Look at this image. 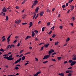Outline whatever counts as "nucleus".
<instances>
[{
	"label": "nucleus",
	"mask_w": 76,
	"mask_h": 76,
	"mask_svg": "<svg viewBox=\"0 0 76 76\" xmlns=\"http://www.w3.org/2000/svg\"><path fill=\"white\" fill-rule=\"evenodd\" d=\"M9 57L8 56H5L4 57V58H5L6 59H7L8 60L11 61L13 60H14V58H12V55H11L10 56H9Z\"/></svg>",
	"instance_id": "f257e3e1"
},
{
	"label": "nucleus",
	"mask_w": 76,
	"mask_h": 76,
	"mask_svg": "<svg viewBox=\"0 0 76 76\" xmlns=\"http://www.w3.org/2000/svg\"><path fill=\"white\" fill-rule=\"evenodd\" d=\"M69 63H72L70 64L71 66H73V65L76 64V62L75 61H73L72 60H69Z\"/></svg>",
	"instance_id": "f03ea898"
},
{
	"label": "nucleus",
	"mask_w": 76,
	"mask_h": 76,
	"mask_svg": "<svg viewBox=\"0 0 76 76\" xmlns=\"http://www.w3.org/2000/svg\"><path fill=\"white\" fill-rule=\"evenodd\" d=\"M53 53H54V50L52 49L50 50L48 53V56H50V55H51Z\"/></svg>",
	"instance_id": "7ed1b4c3"
},
{
	"label": "nucleus",
	"mask_w": 76,
	"mask_h": 76,
	"mask_svg": "<svg viewBox=\"0 0 76 76\" xmlns=\"http://www.w3.org/2000/svg\"><path fill=\"white\" fill-rule=\"evenodd\" d=\"M37 3H38V1L35 0L34 2V3L32 5L31 8H33L34 7V6H35V5H37Z\"/></svg>",
	"instance_id": "20e7f679"
},
{
	"label": "nucleus",
	"mask_w": 76,
	"mask_h": 76,
	"mask_svg": "<svg viewBox=\"0 0 76 76\" xmlns=\"http://www.w3.org/2000/svg\"><path fill=\"white\" fill-rule=\"evenodd\" d=\"M21 59H22L21 58H20L18 60L15 61V63L13 64V65H14V64H16V63H19V62H20Z\"/></svg>",
	"instance_id": "39448f33"
},
{
	"label": "nucleus",
	"mask_w": 76,
	"mask_h": 76,
	"mask_svg": "<svg viewBox=\"0 0 76 76\" xmlns=\"http://www.w3.org/2000/svg\"><path fill=\"white\" fill-rule=\"evenodd\" d=\"M50 57V55H46L43 58V60H46V59H47V58H48Z\"/></svg>",
	"instance_id": "423d86ee"
},
{
	"label": "nucleus",
	"mask_w": 76,
	"mask_h": 76,
	"mask_svg": "<svg viewBox=\"0 0 76 76\" xmlns=\"http://www.w3.org/2000/svg\"><path fill=\"white\" fill-rule=\"evenodd\" d=\"M20 22H21V20L20 19L18 20L17 21H15V23H17V24H19Z\"/></svg>",
	"instance_id": "0eeeda50"
},
{
	"label": "nucleus",
	"mask_w": 76,
	"mask_h": 76,
	"mask_svg": "<svg viewBox=\"0 0 76 76\" xmlns=\"http://www.w3.org/2000/svg\"><path fill=\"white\" fill-rule=\"evenodd\" d=\"M2 11V12H7V9L5 7H4Z\"/></svg>",
	"instance_id": "6e6552de"
},
{
	"label": "nucleus",
	"mask_w": 76,
	"mask_h": 76,
	"mask_svg": "<svg viewBox=\"0 0 76 76\" xmlns=\"http://www.w3.org/2000/svg\"><path fill=\"white\" fill-rule=\"evenodd\" d=\"M73 57L72 58V60H76V56L73 55Z\"/></svg>",
	"instance_id": "1a4fd4ad"
},
{
	"label": "nucleus",
	"mask_w": 76,
	"mask_h": 76,
	"mask_svg": "<svg viewBox=\"0 0 76 76\" xmlns=\"http://www.w3.org/2000/svg\"><path fill=\"white\" fill-rule=\"evenodd\" d=\"M49 45H50V44L47 43L44 45V47L46 48H47V47H48L49 46Z\"/></svg>",
	"instance_id": "9d476101"
},
{
	"label": "nucleus",
	"mask_w": 76,
	"mask_h": 76,
	"mask_svg": "<svg viewBox=\"0 0 76 76\" xmlns=\"http://www.w3.org/2000/svg\"><path fill=\"white\" fill-rule=\"evenodd\" d=\"M1 15L2 16H5V15H6V14H5L4 13H3V12H1Z\"/></svg>",
	"instance_id": "9b49d317"
},
{
	"label": "nucleus",
	"mask_w": 76,
	"mask_h": 76,
	"mask_svg": "<svg viewBox=\"0 0 76 76\" xmlns=\"http://www.w3.org/2000/svg\"><path fill=\"white\" fill-rule=\"evenodd\" d=\"M39 15L40 16H42L43 15H44V12H40Z\"/></svg>",
	"instance_id": "f8f14e48"
},
{
	"label": "nucleus",
	"mask_w": 76,
	"mask_h": 76,
	"mask_svg": "<svg viewBox=\"0 0 76 76\" xmlns=\"http://www.w3.org/2000/svg\"><path fill=\"white\" fill-rule=\"evenodd\" d=\"M31 38V36H27L25 40H26V39H28V38Z\"/></svg>",
	"instance_id": "ddd939ff"
},
{
	"label": "nucleus",
	"mask_w": 76,
	"mask_h": 76,
	"mask_svg": "<svg viewBox=\"0 0 76 76\" xmlns=\"http://www.w3.org/2000/svg\"><path fill=\"white\" fill-rule=\"evenodd\" d=\"M38 7H37V9H36L35 13H38Z\"/></svg>",
	"instance_id": "4468645a"
},
{
	"label": "nucleus",
	"mask_w": 76,
	"mask_h": 76,
	"mask_svg": "<svg viewBox=\"0 0 76 76\" xmlns=\"http://www.w3.org/2000/svg\"><path fill=\"white\" fill-rule=\"evenodd\" d=\"M58 75H59V76H64V73H61V74H58Z\"/></svg>",
	"instance_id": "2eb2a0df"
},
{
	"label": "nucleus",
	"mask_w": 76,
	"mask_h": 76,
	"mask_svg": "<svg viewBox=\"0 0 76 76\" xmlns=\"http://www.w3.org/2000/svg\"><path fill=\"white\" fill-rule=\"evenodd\" d=\"M9 19V17L7 15L6 17V20L7 21Z\"/></svg>",
	"instance_id": "dca6fc26"
},
{
	"label": "nucleus",
	"mask_w": 76,
	"mask_h": 76,
	"mask_svg": "<svg viewBox=\"0 0 76 76\" xmlns=\"http://www.w3.org/2000/svg\"><path fill=\"white\" fill-rule=\"evenodd\" d=\"M71 10H73V9H74V6H71Z\"/></svg>",
	"instance_id": "f3484780"
},
{
	"label": "nucleus",
	"mask_w": 76,
	"mask_h": 76,
	"mask_svg": "<svg viewBox=\"0 0 76 76\" xmlns=\"http://www.w3.org/2000/svg\"><path fill=\"white\" fill-rule=\"evenodd\" d=\"M34 15L33 16V19H34L35 16H36V14L35 12H34Z\"/></svg>",
	"instance_id": "a211bd4d"
},
{
	"label": "nucleus",
	"mask_w": 76,
	"mask_h": 76,
	"mask_svg": "<svg viewBox=\"0 0 76 76\" xmlns=\"http://www.w3.org/2000/svg\"><path fill=\"white\" fill-rule=\"evenodd\" d=\"M33 75L34 76H38V72L36 74L34 75Z\"/></svg>",
	"instance_id": "6ab92c4d"
},
{
	"label": "nucleus",
	"mask_w": 76,
	"mask_h": 76,
	"mask_svg": "<svg viewBox=\"0 0 76 76\" xmlns=\"http://www.w3.org/2000/svg\"><path fill=\"white\" fill-rule=\"evenodd\" d=\"M51 23L50 22H48L47 23V26H50V24Z\"/></svg>",
	"instance_id": "aec40b11"
},
{
	"label": "nucleus",
	"mask_w": 76,
	"mask_h": 76,
	"mask_svg": "<svg viewBox=\"0 0 76 76\" xmlns=\"http://www.w3.org/2000/svg\"><path fill=\"white\" fill-rule=\"evenodd\" d=\"M58 60H60L61 59V57H58Z\"/></svg>",
	"instance_id": "412c9836"
},
{
	"label": "nucleus",
	"mask_w": 76,
	"mask_h": 76,
	"mask_svg": "<svg viewBox=\"0 0 76 76\" xmlns=\"http://www.w3.org/2000/svg\"><path fill=\"white\" fill-rule=\"evenodd\" d=\"M58 42H56L55 44V45H58Z\"/></svg>",
	"instance_id": "4be33fe9"
},
{
	"label": "nucleus",
	"mask_w": 76,
	"mask_h": 76,
	"mask_svg": "<svg viewBox=\"0 0 76 76\" xmlns=\"http://www.w3.org/2000/svg\"><path fill=\"white\" fill-rule=\"evenodd\" d=\"M25 56H23L22 58V60H25Z\"/></svg>",
	"instance_id": "5701e85b"
},
{
	"label": "nucleus",
	"mask_w": 76,
	"mask_h": 76,
	"mask_svg": "<svg viewBox=\"0 0 76 76\" xmlns=\"http://www.w3.org/2000/svg\"><path fill=\"white\" fill-rule=\"evenodd\" d=\"M56 36V35L55 34H53V35L52 36V38H55Z\"/></svg>",
	"instance_id": "b1692460"
},
{
	"label": "nucleus",
	"mask_w": 76,
	"mask_h": 76,
	"mask_svg": "<svg viewBox=\"0 0 76 76\" xmlns=\"http://www.w3.org/2000/svg\"><path fill=\"white\" fill-rule=\"evenodd\" d=\"M25 16H27V15H23V19H25V18H26V17Z\"/></svg>",
	"instance_id": "393cba45"
},
{
	"label": "nucleus",
	"mask_w": 76,
	"mask_h": 76,
	"mask_svg": "<svg viewBox=\"0 0 76 76\" xmlns=\"http://www.w3.org/2000/svg\"><path fill=\"white\" fill-rule=\"evenodd\" d=\"M43 49H44V46L41 47L40 51H42V50Z\"/></svg>",
	"instance_id": "a878e982"
},
{
	"label": "nucleus",
	"mask_w": 76,
	"mask_h": 76,
	"mask_svg": "<svg viewBox=\"0 0 76 76\" xmlns=\"http://www.w3.org/2000/svg\"><path fill=\"white\" fill-rule=\"evenodd\" d=\"M19 67H18V66H16V67H15V69H16V70H18V69H19Z\"/></svg>",
	"instance_id": "bb28decb"
},
{
	"label": "nucleus",
	"mask_w": 76,
	"mask_h": 76,
	"mask_svg": "<svg viewBox=\"0 0 76 76\" xmlns=\"http://www.w3.org/2000/svg\"><path fill=\"white\" fill-rule=\"evenodd\" d=\"M74 0H70L68 2V3H71L72 1H73Z\"/></svg>",
	"instance_id": "cd10ccee"
},
{
	"label": "nucleus",
	"mask_w": 76,
	"mask_h": 76,
	"mask_svg": "<svg viewBox=\"0 0 76 76\" xmlns=\"http://www.w3.org/2000/svg\"><path fill=\"white\" fill-rule=\"evenodd\" d=\"M47 63H48V61H45L44 62H43V63H44V64H45Z\"/></svg>",
	"instance_id": "c85d7f7f"
},
{
	"label": "nucleus",
	"mask_w": 76,
	"mask_h": 76,
	"mask_svg": "<svg viewBox=\"0 0 76 76\" xmlns=\"http://www.w3.org/2000/svg\"><path fill=\"white\" fill-rule=\"evenodd\" d=\"M45 27H43L42 28V31H44V29H45Z\"/></svg>",
	"instance_id": "c756f323"
},
{
	"label": "nucleus",
	"mask_w": 76,
	"mask_h": 76,
	"mask_svg": "<svg viewBox=\"0 0 76 76\" xmlns=\"http://www.w3.org/2000/svg\"><path fill=\"white\" fill-rule=\"evenodd\" d=\"M70 40V38H68L66 39V42L69 41Z\"/></svg>",
	"instance_id": "7c9ffc66"
},
{
	"label": "nucleus",
	"mask_w": 76,
	"mask_h": 76,
	"mask_svg": "<svg viewBox=\"0 0 76 76\" xmlns=\"http://www.w3.org/2000/svg\"><path fill=\"white\" fill-rule=\"evenodd\" d=\"M65 7H66V5L65 4H64L63 5H62V8H64Z\"/></svg>",
	"instance_id": "2f4dec72"
},
{
	"label": "nucleus",
	"mask_w": 76,
	"mask_h": 76,
	"mask_svg": "<svg viewBox=\"0 0 76 76\" xmlns=\"http://www.w3.org/2000/svg\"><path fill=\"white\" fill-rule=\"evenodd\" d=\"M34 32L36 33V34H37L38 32V31H37L36 30H34Z\"/></svg>",
	"instance_id": "473e14b6"
},
{
	"label": "nucleus",
	"mask_w": 76,
	"mask_h": 76,
	"mask_svg": "<svg viewBox=\"0 0 76 76\" xmlns=\"http://www.w3.org/2000/svg\"><path fill=\"white\" fill-rule=\"evenodd\" d=\"M28 48L30 50H32V47L31 46H29L28 47Z\"/></svg>",
	"instance_id": "72a5a7b5"
},
{
	"label": "nucleus",
	"mask_w": 76,
	"mask_h": 76,
	"mask_svg": "<svg viewBox=\"0 0 76 76\" xmlns=\"http://www.w3.org/2000/svg\"><path fill=\"white\" fill-rule=\"evenodd\" d=\"M69 72H70V71H69V70H67L66 71V73H69Z\"/></svg>",
	"instance_id": "f704fd0d"
},
{
	"label": "nucleus",
	"mask_w": 76,
	"mask_h": 76,
	"mask_svg": "<svg viewBox=\"0 0 76 76\" xmlns=\"http://www.w3.org/2000/svg\"><path fill=\"white\" fill-rule=\"evenodd\" d=\"M51 61H56V60L55 59H52L51 60Z\"/></svg>",
	"instance_id": "c9c22d12"
},
{
	"label": "nucleus",
	"mask_w": 76,
	"mask_h": 76,
	"mask_svg": "<svg viewBox=\"0 0 76 76\" xmlns=\"http://www.w3.org/2000/svg\"><path fill=\"white\" fill-rule=\"evenodd\" d=\"M9 47H10V45H9L7 46L6 48L7 50H8V48H9Z\"/></svg>",
	"instance_id": "e433bc0d"
},
{
	"label": "nucleus",
	"mask_w": 76,
	"mask_h": 76,
	"mask_svg": "<svg viewBox=\"0 0 76 76\" xmlns=\"http://www.w3.org/2000/svg\"><path fill=\"white\" fill-rule=\"evenodd\" d=\"M29 25L30 26H32V22H31L29 23Z\"/></svg>",
	"instance_id": "4c0bfd02"
},
{
	"label": "nucleus",
	"mask_w": 76,
	"mask_h": 76,
	"mask_svg": "<svg viewBox=\"0 0 76 76\" xmlns=\"http://www.w3.org/2000/svg\"><path fill=\"white\" fill-rule=\"evenodd\" d=\"M23 54H21L20 55V56H19V57H22V56H23Z\"/></svg>",
	"instance_id": "58836bf2"
},
{
	"label": "nucleus",
	"mask_w": 76,
	"mask_h": 76,
	"mask_svg": "<svg viewBox=\"0 0 76 76\" xmlns=\"http://www.w3.org/2000/svg\"><path fill=\"white\" fill-rule=\"evenodd\" d=\"M15 8L16 9H19V7L18 6H16L15 7Z\"/></svg>",
	"instance_id": "ea45409f"
},
{
	"label": "nucleus",
	"mask_w": 76,
	"mask_h": 76,
	"mask_svg": "<svg viewBox=\"0 0 76 76\" xmlns=\"http://www.w3.org/2000/svg\"><path fill=\"white\" fill-rule=\"evenodd\" d=\"M38 59H37V58H35V61H38Z\"/></svg>",
	"instance_id": "a19ab883"
},
{
	"label": "nucleus",
	"mask_w": 76,
	"mask_h": 76,
	"mask_svg": "<svg viewBox=\"0 0 76 76\" xmlns=\"http://www.w3.org/2000/svg\"><path fill=\"white\" fill-rule=\"evenodd\" d=\"M25 1H26V0H24L22 2V4H23L24 3H25Z\"/></svg>",
	"instance_id": "79ce46f5"
},
{
	"label": "nucleus",
	"mask_w": 76,
	"mask_h": 76,
	"mask_svg": "<svg viewBox=\"0 0 76 76\" xmlns=\"http://www.w3.org/2000/svg\"><path fill=\"white\" fill-rule=\"evenodd\" d=\"M27 24V23H22V25H26Z\"/></svg>",
	"instance_id": "37998d69"
},
{
	"label": "nucleus",
	"mask_w": 76,
	"mask_h": 76,
	"mask_svg": "<svg viewBox=\"0 0 76 76\" xmlns=\"http://www.w3.org/2000/svg\"><path fill=\"white\" fill-rule=\"evenodd\" d=\"M12 35V34H11L7 38V39H9L10 38V37H11V36Z\"/></svg>",
	"instance_id": "c03bdc74"
},
{
	"label": "nucleus",
	"mask_w": 76,
	"mask_h": 76,
	"mask_svg": "<svg viewBox=\"0 0 76 76\" xmlns=\"http://www.w3.org/2000/svg\"><path fill=\"white\" fill-rule=\"evenodd\" d=\"M68 76H72V74H71V73H69Z\"/></svg>",
	"instance_id": "a18cd8bd"
},
{
	"label": "nucleus",
	"mask_w": 76,
	"mask_h": 76,
	"mask_svg": "<svg viewBox=\"0 0 76 76\" xmlns=\"http://www.w3.org/2000/svg\"><path fill=\"white\" fill-rule=\"evenodd\" d=\"M0 51H3V52H4V50L2 48H1L0 49Z\"/></svg>",
	"instance_id": "49530a36"
},
{
	"label": "nucleus",
	"mask_w": 76,
	"mask_h": 76,
	"mask_svg": "<svg viewBox=\"0 0 76 76\" xmlns=\"http://www.w3.org/2000/svg\"><path fill=\"white\" fill-rule=\"evenodd\" d=\"M38 14H37V16L35 18V19H37V18H38Z\"/></svg>",
	"instance_id": "de8ad7c7"
},
{
	"label": "nucleus",
	"mask_w": 76,
	"mask_h": 76,
	"mask_svg": "<svg viewBox=\"0 0 76 76\" xmlns=\"http://www.w3.org/2000/svg\"><path fill=\"white\" fill-rule=\"evenodd\" d=\"M56 54V53L55 52V53H53L52 54V56H53V55H54V54Z\"/></svg>",
	"instance_id": "09e8293b"
},
{
	"label": "nucleus",
	"mask_w": 76,
	"mask_h": 76,
	"mask_svg": "<svg viewBox=\"0 0 76 76\" xmlns=\"http://www.w3.org/2000/svg\"><path fill=\"white\" fill-rule=\"evenodd\" d=\"M72 69V67H70L69 68H68V70H69L70 69Z\"/></svg>",
	"instance_id": "8fccbe9b"
},
{
	"label": "nucleus",
	"mask_w": 76,
	"mask_h": 76,
	"mask_svg": "<svg viewBox=\"0 0 76 76\" xmlns=\"http://www.w3.org/2000/svg\"><path fill=\"white\" fill-rule=\"evenodd\" d=\"M23 52V50H21L20 51V54H21Z\"/></svg>",
	"instance_id": "3c124183"
},
{
	"label": "nucleus",
	"mask_w": 76,
	"mask_h": 76,
	"mask_svg": "<svg viewBox=\"0 0 76 76\" xmlns=\"http://www.w3.org/2000/svg\"><path fill=\"white\" fill-rule=\"evenodd\" d=\"M29 64V63L28 62H27L25 64V66H26L27 64Z\"/></svg>",
	"instance_id": "603ef678"
},
{
	"label": "nucleus",
	"mask_w": 76,
	"mask_h": 76,
	"mask_svg": "<svg viewBox=\"0 0 76 76\" xmlns=\"http://www.w3.org/2000/svg\"><path fill=\"white\" fill-rule=\"evenodd\" d=\"M64 64H66V63H67V61H64Z\"/></svg>",
	"instance_id": "864d4df0"
},
{
	"label": "nucleus",
	"mask_w": 76,
	"mask_h": 76,
	"mask_svg": "<svg viewBox=\"0 0 76 76\" xmlns=\"http://www.w3.org/2000/svg\"><path fill=\"white\" fill-rule=\"evenodd\" d=\"M51 33H52V31H51L49 32L48 34H49L50 35V34H51Z\"/></svg>",
	"instance_id": "5fc2aeb1"
},
{
	"label": "nucleus",
	"mask_w": 76,
	"mask_h": 76,
	"mask_svg": "<svg viewBox=\"0 0 76 76\" xmlns=\"http://www.w3.org/2000/svg\"><path fill=\"white\" fill-rule=\"evenodd\" d=\"M7 42H9V41H10V39H7Z\"/></svg>",
	"instance_id": "6e6d98bb"
},
{
	"label": "nucleus",
	"mask_w": 76,
	"mask_h": 76,
	"mask_svg": "<svg viewBox=\"0 0 76 76\" xmlns=\"http://www.w3.org/2000/svg\"><path fill=\"white\" fill-rule=\"evenodd\" d=\"M44 44V43H40L39 45H42V44Z\"/></svg>",
	"instance_id": "4d7b16f0"
},
{
	"label": "nucleus",
	"mask_w": 76,
	"mask_h": 76,
	"mask_svg": "<svg viewBox=\"0 0 76 76\" xmlns=\"http://www.w3.org/2000/svg\"><path fill=\"white\" fill-rule=\"evenodd\" d=\"M6 40V38H4L2 40V41H4Z\"/></svg>",
	"instance_id": "13d9d810"
},
{
	"label": "nucleus",
	"mask_w": 76,
	"mask_h": 76,
	"mask_svg": "<svg viewBox=\"0 0 76 76\" xmlns=\"http://www.w3.org/2000/svg\"><path fill=\"white\" fill-rule=\"evenodd\" d=\"M60 29H62L63 28V26H61L59 27Z\"/></svg>",
	"instance_id": "bf43d9fd"
},
{
	"label": "nucleus",
	"mask_w": 76,
	"mask_h": 76,
	"mask_svg": "<svg viewBox=\"0 0 76 76\" xmlns=\"http://www.w3.org/2000/svg\"><path fill=\"white\" fill-rule=\"evenodd\" d=\"M54 28H55V27L53 26V27L51 28V29H53V30H54Z\"/></svg>",
	"instance_id": "052dcab7"
},
{
	"label": "nucleus",
	"mask_w": 76,
	"mask_h": 76,
	"mask_svg": "<svg viewBox=\"0 0 76 76\" xmlns=\"http://www.w3.org/2000/svg\"><path fill=\"white\" fill-rule=\"evenodd\" d=\"M69 72H70V73H73V71L72 70H70V71H69Z\"/></svg>",
	"instance_id": "680f3d73"
},
{
	"label": "nucleus",
	"mask_w": 76,
	"mask_h": 76,
	"mask_svg": "<svg viewBox=\"0 0 76 76\" xmlns=\"http://www.w3.org/2000/svg\"><path fill=\"white\" fill-rule=\"evenodd\" d=\"M18 38H19V37L18 36H16L15 37V38H17L18 39Z\"/></svg>",
	"instance_id": "e2e57ef3"
},
{
	"label": "nucleus",
	"mask_w": 76,
	"mask_h": 76,
	"mask_svg": "<svg viewBox=\"0 0 76 76\" xmlns=\"http://www.w3.org/2000/svg\"><path fill=\"white\" fill-rule=\"evenodd\" d=\"M20 46V43H18V45H17V46Z\"/></svg>",
	"instance_id": "0e129e2a"
},
{
	"label": "nucleus",
	"mask_w": 76,
	"mask_h": 76,
	"mask_svg": "<svg viewBox=\"0 0 76 76\" xmlns=\"http://www.w3.org/2000/svg\"><path fill=\"white\" fill-rule=\"evenodd\" d=\"M35 34L34 33V34H32V37H34V36H35Z\"/></svg>",
	"instance_id": "69168bd1"
},
{
	"label": "nucleus",
	"mask_w": 76,
	"mask_h": 76,
	"mask_svg": "<svg viewBox=\"0 0 76 76\" xmlns=\"http://www.w3.org/2000/svg\"><path fill=\"white\" fill-rule=\"evenodd\" d=\"M56 9H55V8H54L52 9V11L53 12H54V10Z\"/></svg>",
	"instance_id": "338daca9"
},
{
	"label": "nucleus",
	"mask_w": 76,
	"mask_h": 76,
	"mask_svg": "<svg viewBox=\"0 0 76 76\" xmlns=\"http://www.w3.org/2000/svg\"><path fill=\"white\" fill-rule=\"evenodd\" d=\"M47 11L48 12H50V10L49 9H48Z\"/></svg>",
	"instance_id": "774afa93"
}]
</instances>
